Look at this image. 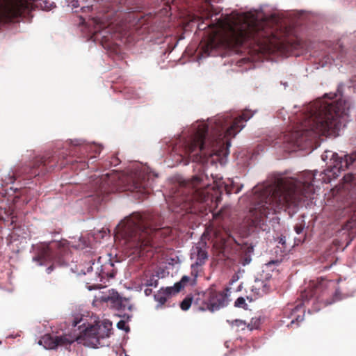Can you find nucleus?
I'll return each mask as SVG.
<instances>
[{"label": "nucleus", "mask_w": 356, "mask_h": 356, "mask_svg": "<svg viewBox=\"0 0 356 356\" xmlns=\"http://www.w3.org/2000/svg\"><path fill=\"white\" fill-rule=\"evenodd\" d=\"M330 168L321 172L316 178L317 171H304L299 179L280 177L275 179L274 186L260 185L253 188L250 202L254 207L250 209L252 213L251 225L264 229L268 215L280 212L291 205H298L305 198H311L315 193L316 183H330L339 176V172L348 169L356 162V153L339 156L333 153Z\"/></svg>", "instance_id": "1"}, {"label": "nucleus", "mask_w": 356, "mask_h": 356, "mask_svg": "<svg viewBox=\"0 0 356 356\" xmlns=\"http://www.w3.org/2000/svg\"><path fill=\"white\" fill-rule=\"evenodd\" d=\"M253 115L250 110L245 109L238 116L218 115L211 119L209 124H198L194 127L193 135L182 144L180 156L188 159L186 164L189 161L204 164L213 155H227L230 140Z\"/></svg>", "instance_id": "2"}, {"label": "nucleus", "mask_w": 356, "mask_h": 356, "mask_svg": "<svg viewBox=\"0 0 356 356\" xmlns=\"http://www.w3.org/2000/svg\"><path fill=\"white\" fill-rule=\"evenodd\" d=\"M348 110V102L341 99L315 102L307 107L302 114L301 124L286 135V140L297 147L305 148L318 135L335 134Z\"/></svg>", "instance_id": "3"}, {"label": "nucleus", "mask_w": 356, "mask_h": 356, "mask_svg": "<svg viewBox=\"0 0 356 356\" xmlns=\"http://www.w3.org/2000/svg\"><path fill=\"white\" fill-rule=\"evenodd\" d=\"M211 188L208 184L204 183L202 175H195L191 179L184 181L178 188L177 193L172 197L175 207L173 211L179 213H196L202 212L206 206L211 207L214 202L218 204L221 200L222 191L227 194L231 190L227 185H217Z\"/></svg>", "instance_id": "4"}, {"label": "nucleus", "mask_w": 356, "mask_h": 356, "mask_svg": "<svg viewBox=\"0 0 356 356\" xmlns=\"http://www.w3.org/2000/svg\"><path fill=\"white\" fill-rule=\"evenodd\" d=\"M117 234L124 238L127 245L140 256L151 251L154 238L162 234L160 225L154 222L149 214L134 213L117 226Z\"/></svg>", "instance_id": "5"}, {"label": "nucleus", "mask_w": 356, "mask_h": 356, "mask_svg": "<svg viewBox=\"0 0 356 356\" xmlns=\"http://www.w3.org/2000/svg\"><path fill=\"white\" fill-rule=\"evenodd\" d=\"M207 27L213 29L215 35L222 33L226 42L235 47L241 46L248 41L259 44L270 35L265 28V23L256 19L244 18L242 22H238L227 18L225 20L218 19L217 23L210 24L207 26H204L203 23L198 24L200 30H204Z\"/></svg>", "instance_id": "6"}, {"label": "nucleus", "mask_w": 356, "mask_h": 356, "mask_svg": "<svg viewBox=\"0 0 356 356\" xmlns=\"http://www.w3.org/2000/svg\"><path fill=\"white\" fill-rule=\"evenodd\" d=\"M300 298L303 305H309L312 301V309L316 312L320 310L322 305H330L342 298L337 284L323 277L311 281L308 289L301 292Z\"/></svg>", "instance_id": "7"}, {"label": "nucleus", "mask_w": 356, "mask_h": 356, "mask_svg": "<svg viewBox=\"0 0 356 356\" xmlns=\"http://www.w3.org/2000/svg\"><path fill=\"white\" fill-rule=\"evenodd\" d=\"M54 3L49 0H0V19L13 20L35 8L50 10Z\"/></svg>", "instance_id": "8"}, {"label": "nucleus", "mask_w": 356, "mask_h": 356, "mask_svg": "<svg viewBox=\"0 0 356 356\" xmlns=\"http://www.w3.org/2000/svg\"><path fill=\"white\" fill-rule=\"evenodd\" d=\"M70 251L69 242L63 239L43 243L38 245L35 259L42 262L54 261L62 265L65 263L64 257Z\"/></svg>", "instance_id": "9"}, {"label": "nucleus", "mask_w": 356, "mask_h": 356, "mask_svg": "<svg viewBox=\"0 0 356 356\" xmlns=\"http://www.w3.org/2000/svg\"><path fill=\"white\" fill-rule=\"evenodd\" d=\"M229 291L228 288L222 291H216L213 289H209L205 292L198 293L194 296V307L200 311L213 312L218 310L220 307L225 305Z\"/></svg>", "instance_id": "10"}, {"label": "nucleus", "mask_w": 356, "mask_h": 356, "mask_svg": "<svg viewBox=\"0 0 356 356\" xmlns=\"http://www.w3.org/2000/svg\"><path fill=\"white\" fill-rule=\"evenodd\" d=\"M111 327L112 323L108 320L98 322L81 332V337L83 338L85 345L98 348L99 346H102L101 340L111 335Z\"/></svg>", "instance_id": "11"}, {"label": "nucleus", "mask_w": 356, "mask_h": 356, "mask_svg": "<svg viewBox=\"0 0 356 356\" xmlns=\"http://www.w3.org/2000/svg\"><path fill=\"white\" fill-rule=\"evenodd\" d=\"M276 262L272 261L266 264L262 270L254 280L251 286V291L257 296H262L267 293L275 285L273 275H277V270L274 271L271 268Z\"/></svg>", "instance_id": "12"}, {"label": "nucleus", "mask_w": 356, "mask_h": 356, "mask_svg": "<svg viewBox=\"0 0 356 356\" xmlns=\"http://www.w3.org/2000/svg\"><path fill=\"white\" fill-rule=\"evenodd\" d=\"M127 190L139 194L138 198L143 199L150 193L152 189L149 182V175L145 172L135 173L130 178Z\"/></svg>", "instance_id": "13"}, {"label": "nucleus", "mask_w": 356, "mask_h": 356, "mask_svg": "<svg viewBox=\"0 0 356 356\" xmlns=\"http://www.w3.org/2000/svg\"><path fill=\"white\" fill-rule=\"evenodd\" d=\"M189 282H191V278L188 276L184 275L181 280L176 282L173 286L166 287L159 291L154 295L155 300L159 303L160 306L163 305L170 296L175 295L181 291Z\"/></svg>", "instance_id": "14"}, {"label": "nucleus", "mask_w": 356, "mask_h": 356, "mask_svg": "<svg viewBox=\"0 0 356 356\" xmlns=\"http://www.w3.org/2000/svg\"><path fill=\"white\" fill-rule=\"evenodd\" d=\"M101 300L117 310H124L128 304V300L120 297L118 293L113 289L109 291L107 294L103 295Z\"/></svg>", "instance_id": "15"}, {"label": "nucleus", "mask_w": 356, "mask_h": 356, "mask_svg": "<svg viewBox=\"0 0 356 356\" xmlns=\"http://www.w3.org/2000/svg\"><path fill=\"white\" fill-rule=\"evenodd\" d=\"M76 339L77 337L76 336L64 334L56 337H51L50 335L45 336L43 340L45 343H48V348L54 349L58 346H65L67 348V346H70Z\"/></svg>", "instance_id": "16"}, {"label": "nucleus", "mask_w": 356, "mask_h": 356, "mask_svg": "<svg viewBox=\"0 0 356 356\" xmlns=\"http://www.w3.org/2000/svg\"><path fill=\"white\" fill-rule=\"evenodd\" d=\"M290 312L289 318H291V325L296 324L298 325V323L302 322L304 319L305 310L301 306V303L298 304L293 308H286L284 310V314Z\"/></svg>", "instance_id": "17"}, {"label": "nucleus", "mask_w": 356, "mask_h": 356, "mask_svg": "<svg viewBox=\"0 0 356 356\" xmlns=\"http://www.w3.org/2000/svg\"><path fill=\"white\" fill-rule=\"evenodd\" d=\"M51 160L50 158L46 159L44 157H39L36 158L35 160L33 161V165L29 168V172L27 174L29 175L28 177H34L36 175H38L40 174V172L38 171V168L41 167L44 168L47 165H49L51 163Z\"/></svg>", "instance_id": "18"}, {"label": "nucleus", "mask_w": 356, "mask_h": 356, "mask_svg": "<svg viewBox=\"0 0 356 356\" xmlns=\"http://www.w3.org/2000/svg\"><path fill=\"white\" fill-rule=\"evenodd\" d=\"M195 257V262L192 265V267L194 266H202L204 264L206 261L208 259V253L206 250L202 249L199 246H196L193 249V252L191 253V258H194Z\"/></svg>", "instance_id": "19"}, {"label": "nucleus", "mask_w": 356, "mask_h": 356, "mask_svg": "<svg viewBox=\"0 0 356 356\" xmlns=\"http://www.w3.org/2000/svg\"><path fill=\"white\" fill-rule=\"evenodd\" d=\"M241 249L243 250V254L240 257V263L243 266H245L249 264L252 260L251 254L253 252V247L245 245Z\"/></svg>", "instance_id": "20"}, {"label": "nucleus", "mask_w": 356, "mask_h": 356, "mask_svg": "<svg viewBox=\"0 0 356 356\" xmlns=\"http://www.w3.org/2000/svg\"><path fill=\"white\" fill-rule=\"evenodd\" d=\"M192 303L194 304V297L187 296L180 303V307L182 310L186 311L190 308Z\"/></svg>", "instance_id": "21"}, {"label": "nucleus", "mask_w": 356, "mask_h": 356, "mask_svg": "<svg viewBox=\"0 0 356 356\" xmlns=\"http://www.w3.org/2000/svg\"><path fill=\"white\" fill-rule=\"evenodd\" d=\"M72 143L74 146H80V150L83 152H86L89 149H90L92 147L90 145L81 143L77 140L73 141Z\"/></svg>", "instance_id": "22"}, {"label": "nucleus", "mask_w": 356, "mask_h": 356, "mask_svg": "<svg viewBox=\"0 0 356 356\" xmlns=\"http://www.w3.org/2000/svg\"><path fill=\"white\" fill-rule=\"evenodd\" d=\"M117 327H118V329L122 330H124L127 332H128L129 331V330H130L129 325H127L126 321H124V320H120L117 323Z\"/></svg>", "instance_id": "23"}, {"label": "nucleus", "mask_w": 356, "mask_h": 356, "mask_svg": "<svg viewBox=\"0 0 356 356\" xmlns=\"http://www.w3.org/2000/svg\"><path fill=\"white\" fill-rule=\"evenodd\" d=\"M234 305L237 307L245 308L247 306V304L245 303L244 298L239 297L236 300Z\"/></svg>", "instance_id": "24"}, {"label": "nucleus", "mask_w": 356, "mask_h": 356, "mask_svg": "<svg viewBox=\"0 0 356 356\" xmlns=\"http://www.w3.org/2000/svg\"><path fill=\"white\" fill-rule=\"evenodd\" d=\"M108 193V191L104 189V186H101L99 191L97 192V195L102 196L101 200H104Z\"/></svg>", "instance_id": "25"}, {"label": "nucleus", "mask_w": 356, "mask_h": 356, "mask_svg": "<svg viewBox=\"0 0 356 356\" xmlns=\"http://www.w3.org/2000/svg\"><path fill=\"white\" fill-rule=\"evenodd\" d=\"M231 324H232V325L236 326V327L245 325V323L244 321H243L241 320H238V319H236V320L232 321Z\"/></svg>", "instance_id": "26"}, {"label": "nucleus", "mask_w": 356, "mask_h": 356, "mask_svg": "<svg viewBox=\"0 0 356 356\" xmlns=\"http://www.w3.org/2000/svg\"><path fill=\"white\" fill-rule=\"evenodd\" d=\"M279 243H280L284 249H286L288 247L286 245L287 241L285 236H281L279 239Z\"/></svg>", "instance_id": "27"}, {"label": "nucleus", "mask_w": 356, "mask_h": 356, "mask_svg": "<svg viewBox=\"0 0 356 356\" xmlns=\"http://www.w3.org/2000/svg\"><path fill=\"white\" fill-rule=\"evenodd\" d=\"M303 229H304V225L300 224V225H296L294 227V229L296 231V232L298 234H300V233L302 232L303 231Z\"/></svg>", "instance_id": "28"}, {"label": "nucleus", "mask_w": 356, "mask_h": 356, "mask_svg": "<svg viewBox=\"0 0 356 356\" xmlns=\"http://www.w3.org/2000/svg\"><path fill=\"white\" fill-rule=\"evenodd\" d=\"M158 284V280H153L151 279L150 280L147 281V285L156 287Z\"/></svg>", "instance_id": "29"}, {"label": "nucleus", "mask_w": 356, "mask_h": 356, "mask_svg": "<svg viewBox=\"0 0 356 356\" xmlns=\"http://www.w3.org/2000/svg\"><path fill=\"white\" fill-rule=\"evenodd\" d=\"M81 320L80 321H76L74 320L73 322H72V327H75L76 326H79V327H81V325H79V324L81 323Z\"/></svg>", "instance_id": "30"}, {"label": "nucleus", "mask_w": 356, "mask_h": 356, "mask_svg": "<svg viewBox=\"0 0 356 356\" xmlns=\"http://www.w3.org/2000/svg\"><path fill=\"white\" fill-rule=\"evenodd\" d=\"M144 292H145V294L148 296L152 294V289L147 288L145 289Z\"/></svg>", "instance_id": "31"}, {"label": "nucleus", "mask_w": 356, "mask_h": 356, "mask_svg": "<svg viewBox=\"0 0 356 356\" xmlns=\"http://www.w3.org/2000/svg\"><path fill=\"white\" fill-rule=\"evenodd\" d=\"M226 234H227V236L228 239L232 238V239H233L236 243H237V242L236 241V240L234 238V237L232 236V234H231V232H230L229 231H226Z\"/></svg>", "instance_id": "32"}, {"label": "nucleus", "mask_w": 356, "mask_h": 356, "mask_svg": "<svg viewBox=\"0 0 356 356\" xmlns=\"http://www.w3.org/2000/svg\"><path fill=\"white\" fill-rule=\"evenodd\" d=\"M257 321H258V319H256L255 322H257ZM257 327V325H256V323H254V325H250V324H249V325H248V327H249V328H250V330H252V329H254V328H255V327Z\"/></svg>", "instance_id": "33"}, {"label": "nucleus", "mask_w": 356, "mask_h": 356, "mask_svg": "<svg viewBox=\"0 0 356 356\" xmlns=\"http://www.w3.org/2000/svg\"><path fill=\"white\" fill-rule=\"evenodd\" d=\"M53 268H54V266L53 265L49 266L47 268V273H50L52 270H53Z\"/></svg>", "instance_id": "34"}, {"label": "nucleus", "mask_w": 356, "mask_h": 356, "mask_svg": "<svg viewBox=\"0 0 356 356\" xmlns=\"http://www.w3.org/2000/svg\"><path fill=\"white\" fill-rule=\"evenodd\" d=\"M205 3H207V5H210L211 4V0H202Z\"/></svg>", "instance_id": "35"}, {"label": "nucleus", "mask_w": 356, "mask_h": 356, "mask_svg": "<svg viewBox=\"0 0 356 356\" xmlns=\"http://www.w3.org/2000/svg\"><path fill=\"white\" fill-rule=\"evenodd\" d=\"M53 165L49 166V169L54 170Z\"/></svg>", "instance_id": "36"}, {"label": "nucleus", "mask_w": 356, "mask_h": 356, "mask_svg": "<svg viewBox=\"0 0 356 356\" xmlns=\"http://www.w3.org/2000/svg\"><path fill=\"white\" fill-rule=\"evenodd\" d=\"M53 165L49 166V169L54 170Z\"/></svg>", "instance_id": "37"}, {"label": "nucleus", "mask_w": 356, "mask_h": 356, "mask_svg": "<svg viewBox=\"0 0 356 356\" xmlns=\"http://www.w3.org/2000/svg\"><path fill=\"white\" fill-rule=\"evenodd\" d=\"M113 276H114V273L111 275V277H113Z\"/></svg>", "instance_id": "38"}]
</instances>
